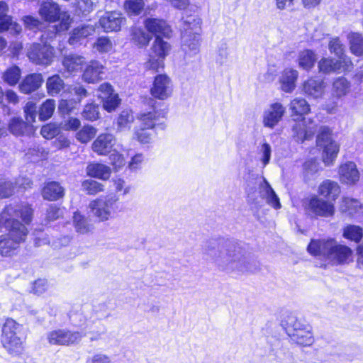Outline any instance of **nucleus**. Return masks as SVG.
<instances>
[{"label":"nucleus","instance_id":"62","mask_svg":"<svg viewBox=\"0 0 363 363\" xmlns=\"http://www.w3.org/2000/svg\"><path fill=\"white\" fill-rule=\"evenodd\" d=\"M135 137L140 143L143 144L150 143L152 140L151 133L144 126L135 132Z\"/></svg>","mask_w":363,"mask_h":363},{"label":"nucleus","instance_id":"14","mask_svg":"<svg viewBox=\"0 0 363 363\" xmlns=\"http://www.w3.org/2000/svg\"><path fill=\"white\" fill-rule=\"evenodd\" d=\"M352 67L353 64L350 57H345L341 60L323 58L318 62L319 70L324 74L347 72Z\"/></svg>","mask_w":363,"mask_h":363},{"label":"nucleus","instance_id":"64","mask_svg":"<svg viewBox=\"0 0 363 363\" xmlns=\"http://www.w3.org/2000/svg\"><path fill=\"white\" fill-rule=\"evenodd\" d=\"M109 160L116 170H118L125 164V160L123 155L118 152H112L109 156Z\"/></svg>","mask_w":363,"mask_h":363},{"label":"nucleus","instance_id":"36","mask_svg":"<svg viewBox=\"0 0 363 363\" xmlns=\"http://www.w3.org/2000/svg\"><path fill=\"white\" fill-rule=\"evenodd\" d=\"M298 75V74L296 70L285 69L280 79L282 90L285 92H291L295 88V82Z\"/></svg>","mask_w":363,"mask_h":363},{"label":"nucleus","instance_id":"52","mask_svg":"<svg viewBox=\"0 0 363 363\" xmlns=\"http://www.w3.org/2000/svg\"><path fill=\"white\" fill-rule=\"evenodd\" d=\"M96 129L91 125H85L76 134L77 139L82 143L90 141L96 135Z\"/></svg>","mask_w":363,"mask_h":363},{"label":"nucleus","instance_id":"50","mask_svg":"<svg viewBox=\"0 0 363 363\" xmlns=\"http://www.w3.org/2000/svg\"><path fill=\"white\" fill-rule=\"evenodd\" d=\"M20 77L21 69L17 66H13L4 72L3 78L5 82L13 86L18 82Z\"/></svg>","mask_w":363,"mask_h":363},{"label":"nucleus","instance_id":"7","mask_svg":"<svg viewBox=\"0 0 363 363\" xmlns=\"http://www.w3.org/2000/svg\"><path fill=\"white\" fill-rule=\"evenodd\" d=\"M9 233L2 235L0 239V253L5 257L16 254L19 244L23 242L27 236L28 230L21 223H15L14 228H5Z\"/></svg>","mask_w":363,"mask_h":363},{"label":"nucleus","instance_id":"42","mask_svg":"<svg viewBox=\"0 0 363 363\" xmlns=\"http://www.w3.org/2000/svg\"><path fill=\"white\" fill-rule=\"evenodd\" d=\"M151 36L143 28L135 27L131 31V40L139 47H145L151 40Z\"/></svg>","mask_w":363,"mask_h":363},{"label":"nucleus","instance_id":"48","mask_svg":"<svg viewBox=\"0 0 363 363\" xmlns=\"http://www.w3.org/2000/svg\"><path fill=\"white\" fill-rule=\"evenodd\" d=\"M55 109V101L53 99H47L40 107L39 118L41 121L49 119Z\"/></svg>","mask_w":363,"mask_h":363},{"label":"nucleus","instance_id":"15","mask_svg":"<svg viewBox=\"0 0 363 363\" xmlns=\"http://www.w3.org/2000/svg\"><path fill=\"white\" fill-rule=\"evenodd\" d=\"M316 129L317 125L313 120L303 118L301 121H296L292 126L293 137L297 142L303 143L311 140Z\"/></svg>","mask_w":363,"mask_h":363},{"label":"nucleus","instance_id":"58","mask_svg":"<svg viewBox=\"0 0 363 363\" xmlns=\"http://www.w3.org/2000/svg\"><path fill=\"white\" fill-rule=\"evenodd\" d=\"M36 105L32 101H28L24 106V113L26 119V122L30 125L35 121L37 116Z\"/></svg>","mask_w":363,"mask_h":363},{"label":"nucleus","instance_id":"49","mask_svg":"<svg viewBox=\"0 0 363 363\" xmlns=\"http://www.w3.org/2000/svg\"><path fill=\"white\" fill-rule=\"evenodd\" d=\"M143 0H125L124 9L129 16H138L144 8Z\"/></svg>","mask_w":363,"mask_h":363},{"label":"nucleus","instance_id":"38","mask_svg":"<svg viewBox=\"0 0 363 363\" xmlns=\"http://www.w3.org/2000/svg\"><path fill=\"white\" fill-rule=\"evenodd\" d=\"M65 86L63 79L57 74L48 77L46 82L48 93L52 96L59 94L65 89Z\"/></svg>","mask_w":363,"mask_h":363},{"label":"nucleus","instance_id":"60","mask_svg":"<svg viewBox=\"0 0 363 363\" xmlns=\"http://www.w3.org/2000/svg\"><path fill=\"white\" fill-rule=\"evenodd\" d=\"M101 100L103 101V106L104 109L108 112H111L115 110L120 103V99H118V95L116 94H113Z\"/></svg>","mask_w":363,"mask_h":363},{"label":"nucleus","instance_id":"30","mask_svg":"<svg viewBox=\"0 0 363 363\" xmlns=\"http://www.w3.org/2000/svg\"><path fill=\"white\" fill-rule=\"evenodd\" d=\"M85 62L82 55L71 53L63 57L62 64L66 72L73 73L80 70Z\"/></svg>","mask_w":363,"mask_h":363},{"label":"nucleus","instance_id":"11","mask_svg":"<svg viewBox=\"0 0 363 363\" xmlns=\"http://www.w3.org/2000/svg\"><path fill=\"white\" fill-rule=\"evenodd\" d=\"M118 201V197L116 195L109 194L104 198L92 201L89 203V208L100 221H106L111 217L112 213L116 209Z\"/></svg>","mask_w":363,"mask_h":363},{"label":"nucleus","instance_id":"39","mask_svg":"<svg viewBox=\"0 0 363 363\" xmlns=\"http://www.w3.org/2000/svg\"><path fill=\"white\" fill-rule=\"evenodd\" d=\"M135 117L131 110L125 109L121 112L117 118V129L119 131L130 130Z\"/></svg>","mask_w":363,"mask_h":363},{"label":"nucleus","instance_id":"9","mask_svg":"<svg viewBox=\"0 0 363 363\" xmlns=\"http://www.w3.org/2000/svg\"><path fill=\"white\" fill-rule=\"evenodd\" d=\"M109 314L98 315L96 313L89 319L86 318L82 313H77L70 316L72 323L77 327H84L89 330L91 334L90 340L96 341L101 338L106 331V326L99 321V319L106 318Z\"/></svg>","mask_w":363,"mask_h":363},{"label":"nucleus","instance_id":"8","mask_svg":"<svg viewBox=\"0 0 363 363\" xmlns=\"http://www.w3.org/2000/svg\"><path fill=\"white\" fill-rule=\"evenodd\" d=\"M286 331L292 341L302 346H310L314 342L312 327L294 316L287 320Z\"/></svg>","mask_w":363,"mask_h":363},{"label":"nucleus","instance_id":"44","mask_svg":"<svg viewBox=\"0 0 363 363\" xmlns=\"http://www.w3.org/2000/svg\"><path fill=\"white\" fill-rule=\"evenodd\" d=\"M230 52V48L228 43L226 41H221L218 46L216 62L220 66L226 65Z\"/></svg>","mask_w":363,"mask_h":363},{"label":"nucleus","instance_id":"26","mask_svg":"<svg viewBox=\"0 0 363 363\" xmlns=\"http://www.w3.org/2000/svg\"><path fill=\"white\" fill-rule=\"evenodd\" d=\"M95 33V27L92 25H83L75 28L69 38V43L74 47L82 45L84 40Z\"/></svg>","mask_w":363,"mask_h":363},{"label":"nucleus","instance_id":"5","mask_svg":"<svg viewBox=\"0 0 363 363\" xmlns=\"http://www.w3.org/2000/svg\"><path fill=\"white\" fill-rule=\"evenodd\" d=\"M33 210L29 204L20 203L6 206L0 214V228H13L15 223H20L16 219L20 217L25 224H29L33 219Z\"/></svg>","mask_w":363,"mask_h":363},{"label":"nucleus","instance_id":"54","mask_svg":"<svg viewBox=\"0 0 363 363\" xmlns=\"http://www.w3.org/2000/svg\"><path fill=\"white\" fill-rule=\"evenodd\" d=\"M82 115L86 120L94 121L99 118V107L93 103L88 104L84 106Z\"/></svg>","mask_w":363,"mask_h":363},{"label":"nucleus","instance_id":"31","mask_svg":"<svg viewBox=\"0 0 363 363\" xmlns=\"http://www.w3.org/2000/svg\"><path fill=\"white\" fill-rule=\"evenodd\" d=\"M350 89V82H349L345 77H337L335 79L332 84V96L336 100L341 99L348 94Z\"/></svg>","mask_w":363,"mask_h":363},{"label":"nucleus","instance_id":"27","mask_svg":"<svg viewBox=\"0 0 363 363\" xmlns=\"http://www.w3.org/2000/svg\"><path fill=\"white\" fill-rule=\"evenodd\" d=\"M104 67L98 61H91L86 67L82 78L88 83H96L103 79Z\"/></svg>","mask_w":363,"mask_h":363},{"label":"nucleus","instance_id":"6","mask_svg":"<svg viewBox=\"0 0 363 363\" xmlns=\"http://www.w3.org/2000/svg\"><path fill=\"white\" fill-rule=\"evenodd\" d=\"M316 144L322 150L323 162L333 165L340 151L339 144L333 138V131L328 126H321L316 137Z\"/></svg>","mask_w":363,"mask_h":363},{"label":"nucleus","instance_id":"21","mask_svg":"<svg viewBox=\"0 0 363 363\" xmlns=\"http://www.w3.org/2000/svg\"><path fill=\"white\" fill-rule=\"evenodd\" d=\"M338 174L340 181L347 185H354L359 179V172L353 162L342 164L339 167Z\"/></svg>","mask_w":363,"mask_h":363},{"label":"nucleus","instance_id":"46","mask_svg":"<svg viewBox=\"0 0 363 363\" xmlns=\"http://www.w3.org/2000/svg\"><path fill=\"white\" fill-rule=\"evenodd\" d=\"M73 225L76 231L79 233L85 234L90 230V225L87 219L78 212L74 213Z\"/></svg>","mask_w":363,"mask_h":363},{"label":"nucleus","instance_id":"24","mask_svg":"<svg viewBox=\"0 0 363 363\" xmlns=\"http://www.w3.org/2000/svg\"><path fill=\"white\" fill-rule=\"evenodd\" d=\"M9 7L7 4L4 1H0V32L10 30L16 34L21 32V26L13 22L12 18L8 15Z\"/></svg>","mask_w":363,"mask_h":363},{"label":"nucleus","instance_id":"59","mask_svg":"<svg viewBox=\"0 0 363 363\" xmlns=\"http://www.w3.org/2000/svg\"><path fill=\"white\" fill-rule=\"evenodd\" d=\"M60 128L55 123H49L43 125L41 128V135L46 139L53 138L60 133Z\"/></svg>","mask_w":363,"mask_h":363},{"label":"nucleus","instance_id":"17","mask_svg":"<svg viewBox=\"0 0 363 363\" xmlns=\"http://www.w3.org/2000/svg\"><path fill=\"white\" fill-rule=\"evenodd\" d=\"M172 90L170 78L166 74H158L155 77L150 93L156 99L165 100L171 96Z\"/></svg>","mask_w":363,"mask_h":363},{"label":"nucleus","instance_id":"37","mask_svg":"<svg viewBox=\"0 0 363 363\" xmlns=\"http://www.w3.org/2000/svg\"><path fill=\"white\" fill-rule=\"evenodd\" d=\"M86 173L89 176L101 179H108L111 174L110 168L103 164L92 163L87 166Z\"/></svg>","mask_w":363,"mask_h":363},{"label":"nucleus","instance_id":"16","mask_svg":"<svg viewBox=\"0 0 363 363\" xmlns=\"http://www.w3.org/2000/svg\"><path fill=\"white\" fill-rule=\"evenodd\" d=\"M152 106L153 107L152 111L140 115L138 118L142 126L147 129L158 128L164 130L165 128L164 118L167 111L164 109L157 110L155 103L152 104Z\"/></svg>","mask_w":363,"mask_h":363},{"label":"nucleus","instance_id":"29","mask_svg":"<svg viewBox=\"0 0 363 363\" xmlns=\"http://www.w3.org/2000/svg\"><path fill=\"white\" fill-rule=\"evenodd\" d=\"M325 89V84L323 79L311 78L303 84L304 93L314 99L320 97Z\"/></svg>","mask_w":363,"mask_h":363},{"label":"nucleus","instance_id":"51","mask_svg":"<svg viewBox=\"0 0 363 363\" xmlns=\"http://www.w3.org/2000/svg\"><path fill=\"white\" fill-rule=\"evenodd\" d=\"M328 48L331 53L335 55L339 60L345 57H347L344 54L345 45L338 37L333 38L328 44Z\"/></svg>","mask_w":363,"mask_h":363},{"label":"nucleus","instance_id":"1","mask_svg":"<svg viewBox=\"0 0 363 363\" xmlns=\"http://www.w3.org/2000/svg\"><path fill=\"white\" fill-rule=\"evenodd\" d=\"M203 254L222 272H244L250 270V254L247 246L233 240H208L203 248Z\"/></svg>","mask_w":363,"mask_h":363},{"label":"nucleus","instance_id":"23","mask_svg":"<svg viewBox=\"0 0 363 363\" xmlns=\"http://www.w3.org/2000/svg\"><path fill=\"white\" fill-rule=\"evenodd\" d=\"M116 143L115 137L110 133L100 134L92 143L91 147L94 152L99 155H106L111 152Z\"/></svg>","mask_w":363,"mask_h":363},{"label":"nucleus","instance_id":"35","mask_svg":"<svg viewBox=\"0 0 363 363\" xmlns=\"http://www.w3.org/2000/svg\"><path fill=\"white\" fill-rule=\"evenodd\" d=\"M340 208L342 212L350 216H356L357 214L363 212V207L359 201L348 197L342 199Z\"/></svg>","mask_w":363,"mask_h":363},{"label":"nucleus","instance_id":"45","mask_svg":"<svg viewBox=\"0 0 363 363\" xmlns=\"http://www.w3.org/2000/svg\"><path fill=\"white\" fill-rule=\"evenodd\" d=\"M363 236V230L361 227L354 225H349L344 228L343 237L355 242L361 240Z\"/></svg>","mask_w":363,"mask_h":363},{"label":"nucleus","instance_id":"2","mask_svg":"<svg viewBox=\"0 0 363 363\" xmlns=\"http://www.w3.org/2000/svg\"><path fill=\"white\" fill-rule=\"evenodd\" d=\"M307 249L313 256L335 264H345L352 261V249L333 238L312 239Z\"/></svg>","mask_w":363,"mask_h":363},{"label":"nucleus","instance_id":"25","mask_svg":"<svg viewBox=\"0 0 363 363\" xmlns=\"http://www.w3.org/2000/svg\"><path fill=\"white\" fill-rule=\"evenodd\" d=\"M125 19L117 12H107L99 20L100 26L106 32L118 31Z\"/></svg>","mask_w":363,"mask_h":363},{"label":"nucleus","instance_id":"13","mask_svg":"<svg viewBox=\"0 0 363 363\" xmlns=\"http://www.w3.org/2000/svg\"><path fill=\"white\" fill-rule=\"evenodd\" d=\"M29 60L35 65H50L55 56L54 48L47 43H33L28 50Z\"/></svg>","mask_w":363,"mask_h":363},{"label":"nucleus","instance_id":"20","mask_svg":"<svg viewBox=\"0 0 363 363\" xmlns=\"http://www.w3.org/2000/svg\"><path fill=\"white\" fill-rule=\"evenodd\" d=\"M285 108L280 103H274L264 111L263 123L265 127L273 128L282 119Z\"/></svg>","mask_w":363,"mask_h":363},{"label":"nucleus","instance_id":"12","mask_svg":"<svg viewBox=\"0 0 363 363\" xmlns=\"http://www.w3.org/2000/svg\"><path fill=\"white\" fill-rule=\"evenodd\" d=\"M83 337L79 331L56 329L47 333V340L51 345L69 346L78 344Z\"/></svg>","mask_w":363,"mask_h":363},{"label":"nucleus","instance_id":"40","mask_svg":"<svg viewBox=\"0 0 363 363\" xmlns=\"http://www.w3.org/2000/svg\"><path fill=\"white\" fill-rule=\"evenodd\" d=\"M10 132L16 135H23L31 130V125L18 118L11 120L9 125Z\"/></svg>","mask_w":363,"mask_h":363},{"label":"nucleus","instance_id":"28","mask_svg":"<svg viewBox=\"0 0 363 363\" xmlns=\"http://www.w3.org/2000/svg\"><path fill=\"white\" fill-rule=\"evenodd\" d=\"M43 82L41 74L34 73L27 75L20 83L21 92L28 94L38 89Z\"/></svg>","mask_w":363,"mask_h":363},{"label":"nucleus","instance_id":"56","mask_svg":"<svg viewBox=\"0 0 363 363\" xmlns=\"http://www.w3.org/2000/svg\"><path fill=\"white\" fill-rule=\"evenodd\" d=\"M14 184L5 178H0V198H8L13 194Z\"/></svg>","mask_w":363,"mask_h":363},{"label":"nucleus","instance_id":"4","mask_svg":"<svg viewBox=\"0 0 363 363\" xmlns=\"http://www.w3.org/2000/svg\"><path fill=\"white\" fill-rule=\"evenodd\" d=\"M199 21L194 17L189 16L184 21L182 30V48L186 55L193 56L199 52Z\"/></svg>","mask_w":363,"mask_h":363},{"label":"nucleus","instance_id":"61","mask_svg":"<svg viewBox=\"0 0 363 363\" xmlns=\"http://www.w3.org/2000/svg\"><path fill=\"white\" fill-rule=\"evenodd\" d=\"M94 48L100 52H108L112 48V43L108 38L100 37L94 43Z\"/></svg>","mask_w":363,"mask_h":363},{"label":"nucleus","instance_id":"55","mask_svg":"<svg viewBox=\"0 0 363 363\" xmlns=\"http://www.w3.org/2000/svg\"><path fill=\"white\" fill-rule=\"evenodd\" d=\"M260 156V161L262 164L263 167H266L270 162L272 155V147L269 143H262L259 149L258 152Z\"/></svg>","mask_w":363,"mask_h":363},{"label":"nucleus","instance_id":"22","mask_svg":"<svg viewBox=\"0 0 363 363\" xmlns=\"http://www.w3.org/2000/svg\"><path fill=\"white\" fill-rule=\"evenodd\" d=\"M144 24L146 29L156 38L169 37L172 33L170 27L162 19L147 18Z\"/></svg>","mask_w":363,"mask_h":363},{"label":"nucleus","instance_id":"53","mask_svg":"<svg viewBox=\"0 0 363 363\" xmlns=\"http://www.w3.org/2000/svg\"><path fill=\"white\" fill-rule=\"evenodd\" d=\"M82 187L84 191L91 195H94L104 191L103 184L93 179L84 181Z\"/></svg>","mask_w":363,"mask_h":363},{"label":"nucleus","instance_id":"3","mask_svg":"<svg viewBox=\"0 0 363 363\" xmlns=\"http://www.w3.org/2000/svg\"><path fill=\"white\" fill-rule=\"evenodd\" d=\"M22 330L23 326L12 318H7L3 325L1 342L3 347L12 357H19L24 352Z\"/></svg>","mask_w":363,"mask_h":363},{"label":"nucleus","instance_id":"43","mask_svg":"<svg viewBox=\"0 0 363 363\" xmlns=\"http://www.w3.org/2000/svg\"><path fill=\"white\" fill-rule=\"evenodd\" d=\"M169 45L161 38H155V40L151 48L150 54L157 56L159 58H164L169 51Z\"/></svg>","mask_w":363,"mask_h":363},{"label":"nucleus","instance_id":"63","mask_svg":"<svg viewBox=\"0 0 363 363\" xmlns=\"http://www.w3.org/2000/svg\"><path fill=\"white\" fill-rule=\"evenodd\" d=\"M164 58H159L153 54L149 55V60L145 62V67L148 69L158 70L161 67H163Z\"/></svg>","mask_w":363,"mask_h":363},{"label":"nucleus","instance_id":"57","mask_svg":"<svg viewBox=\"0 0 363 363\" xmlns=\"http://www.w3.org/2000/svg\"><path fill=\"white\" fill-rule=\"evenodd\" d=\"M319 163L315 160H309L303 164V172L305 177L311 179L315 173L319 171Z\"/></svg>","mask_w":363,"mask_h":363},{"label":"nucleus","instance_id":"19","mask_svg":"<svg viewBox=\"0 0 363 363\" xmlns=\"http://www.w3.org/2000/svg\"><path fill=\"white\" fill-rule=\"evenodd\" d=\"M257 184L260 198L274 208H280L279 199L267 179L262 176L259 177L257 178Z\"/></svg>","mask_w":363,"mask_h":363},{"label":"nucleus","instance_id":"41","mask_svg":"<svg viewBox=\"0 0 363 363\" xmlns=\"http://www.w3.org/2000/svg\"><path fill=\"white\" fill-rule=\"evenodd\" d=\"M315 61V55L312 50H305L299 53L298 58V65L305 70L311 69Z\"/></svg>","mask_w":363,"mask_h":363},{"label":"nucleus","instance_id":"33","mask_svg":"<svg viewBox=\"0 0 363 363\" xmlns=\"http://www.w3.org/2000/svg\"><path fill=\"white\" fill-rule=\"evenodd\" d=\"M347 40L350 45V52L357 56L363 55V35L358 32H350L348 33Z\"/></svg>","mask_w":363,"mask_h":363},{"label":"nucleus","instance_id":"18","mask_svg":"<svg viewBox=\"0 0 363 363\" xmlns=\"http://www.w3.org/2000/svg\"><path fill=\"white\" fill-rule=\"evenodd\" d=\"M306 209L315 216L329 217L334 213L333 205L317 196H313L309 199Z\"/></svg>","mask_w":363,"mask_h":363},{"label":"nucleus","instance_id":"34","mask_svg":"<svg viewBox=\"0 0 363 363\" xmlns=\"http://www.w3.org/2000/svg\"><path fill=\"white\" fill-rule=\"evenodd\" d=\"M340 191L338 184L334 181L327 179L321 183L318 192L320 195L332 199H335Z\"/></svg>","mask_w":363,"mask_h":363},{"label":"nucleus","instance_id":"10","mask_svg":"<svg viewBox=\"0 0 363 363\" xmlns=\"http://www.w3.org/2000/svg\"><path fill=\"white\" fill-rule=\"evenodd\" d=\"M39 13L45 21L55 22L60 20L62 30H67L71 22L69 16L66 12L61 13L59 5L51 0L42 2Z\"/></svg>","mask_w":363,"mask_h":363},{"label":"nucleus","instance_id":"47","mask_svg":"<svg viewBox=\"0 0 363 363\" xmlns=\"http://www.w3.org/2000/svg\"><path fill=\"white\" fill-rule=\"evenodd\" d=\"M290 109L296 115L306 114L310 111V106L304 99H294L290 104Z\"/></svg>","mask_w":363,"mask_h":363},{"label":"nucleus","instance_id":"32","mask_svg":"<svg viewBox=\"0 0 363 363\" xmlns=\"http://www.w3.org/2000/svg\"><path fill=\"white\" fill-rule=\"evenodd\" d=\"M65 189L57 182L47 183L42 190V196L44 199L56 201L64 196Z\"/></svg>","mask_w":363,"mask_h":363}]
</instances>
